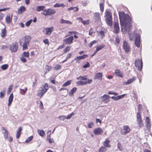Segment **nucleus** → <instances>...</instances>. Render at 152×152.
<instances>
[{
	"instance_id": "f257e3e1",
	"label": "nucleus",
	"mask_w": 152,
	"mask_h": 152,
	"mask_svg": "<svg viewBox=\"0 0 152 152\" xmlns=\"http://www.w3.org/2000/svg\"><path fill=\"white\" fill-rule=\"evenodd\" d=\"M119 16L121 26V30L124 34L128 33L129 34V39L133 41L134 37L136 38L135 34L134 32L130 33L131 26V20L129 15L125 14L124 12H120Z\"/></svg>"
},
{
	"instance_id": "f03ea898",
	"label": "nucleus",
	"mask_w": 152,
	"mask_h": 152,
	"mask_svg": "<svg viewBox=\"0 0 152 152\" xmlns=\"http://www.w3.org/2000/svg\"><path fill=\"white\" fill-rule=\"evenodd\" d=\"M77 79L80 80L77 82L76 84L77 85L83 86L88 83L90 84L92 81L91 80L87 79L86 76H80L77 77Z\"/></svg>"
},
{
	"instance_id": "7ed1b4c3",
	"label": "nucleus",
	"mask_w": 152,
	"mask_h": 152,
	"mask_svg": "<svg viewBox=\"0 0 152 152\" xmlns=\"http://www.w3.org/2000/svg\"><path fill=\"white\" fill-rule=\"evenodd\" d=\"M31 37L28 36H26L24 38L20 39L19 41L20 44L22 45L23 50H25L27 48V45L29 44Z\"/></svg>"
},
{
	"instance_id": "20e7f679",
	"label": "nucleus",
	"mask_w": 152,
	"mask_h": 152,
	"mask_svg": "<svg viewBox=\"0 0 152 152\" xmlns=\"http://www.w3.org/2000/svg\"><path fill=\"white\" fill-rule=\"evenodd\" d=\"M48 89V84L47 83L45 84L39 88L38 91L37 96L41 97L47 91Z\"/></svg>"
},
{
	"instance_id": "39448f33",
	"label": "nucleus",
	"mask_w": 152,
	"mask_h": 152,
	"mask_svg": "<svg viewBox=\"0 0 152 152\" xmlns=\"http://www.w3.org/2000/svg\"><path fill=\"white\" fill-rule=\"evenodd\" d=\"M105 20L107 24L110 26L112 25V14L109 12H106L105 15Z\"/></svg>"
},
{
	"instance_id": "423d86ee",
	"label": "nucleus",
	"mask_w": 152,
	"mask_h": 152,
	"mask_svg": "<svg viewBox=\"0 0 152 152\" xmlns=\"http://www.w3.org/2000/svg\"><path fill=\"white\" fill-rule=\"evenodd\" d=\"M56 12V11L55 10L49 8L45 10L43 12L41 13V14L46 16L54 14H55Z\"/></svg>"
},
{
	"instance_id": "0eeeda50",
	"label": "nucleus",
	"mask_w": 152,
	"mask_h": 152,
	"mask_svg": "<svg viewBox=\"0 0 152 152\" xmlns=\"http://www.w3.org/2000/svg\"><path fill=\"white\" fill-rule=\"evenodd\" d=\"M135 65L139 70L141 71L142 70V60L138 59H136L135 61Z\"/></svg>"
},
{
	"instance_id": "6e6552de",
	"label": "nucleus",
	"mask_w": 152,
	"mask_h": 152,
	"mask_svg": "<svg viewBox=\"0 0 152 152\" xmlns=\"http://www.w3.org/2000/svg\"><path fill=\"white\" fill-rule=\"evenodd\" d=\"M137 121L138 126L139 127L142 126L143 123L140 112H138L137 114Z\"/></svg>"
},
{
	"instance_id": "1a4fd4ad",
	"label": "nucleus",
	"mask_w": 152,
	"mask_h": 152,
	"mask_svg": "<svg viewBox=\"0 0 152 152\" xmlns=\"http://www.w3.org/2000/svg\"><path fill=\"white\" fill-rule=\"evenodd\" d=\"M123 47L126 53H129L130 50V48L129 45L126 40H124L123 42Z\"/></svg>"
},
{
	"instance_id": "9d476101",
	"label": "nucleus",
	"mask_w": 152,
	"mask_h": 152,
	"mask_svg": "<svg viewBox=\"0 0 152 152\" xmlns=\"http://www.w3.org/2000/svg\"><path fill=\"white\" fill-rule=\"evenodd\" d=\"M53 30V26L50 28H45L43 29V32L46 35H50Z\"/></svg>"
},
{
	"instance_id": "9b49d317",
	"label": "nucleus",
	"mask_w": 152,
	"mask_h": 152,
	"mask_svg": "<svg viewBox=\"0 0 152 152\" xmlns=\"http://www.w3.org/2000/svg\"><path fill=\"white\" fill-rule=\"evenodd\" d=\"M100 14L99 12H96L93 14V20L96 23L100 22L101 21L100 17Z\"/></svg>"
},
{
	"instance_id": "f8f14e48",
	"label": "nucleus",
	"mask_w": 152,
	"mask_h": 152,
	"mask_svg": "<svg viewBox=\"0 0 152 152\" xmlns=\"http://www.w3.org/2000/svg\"><path fill=\"white\" fill-rule=\"evenodd\" d=\"M131 129L128 126H123V129L121 132V134L123 135H125L129 133Z\"/></svg>"
},
{
	"instance_id": "ddd939ff",
	"label": "nucleus",
	"mask_w": 152,
	"mask_h": 152,
	"mask_svg": "<svg viewBox=\"0 0 152 152\" xmlns=\"http://www.w3.org/2000/svg\"><path fill=\"white\" fill-rule=\"evenodd\" d=\"M135 36L134 43L135 46L139 48L140 46V35L139 34H135Z\"/></svg>"
},
{
	"instance_id": "4468645a",
	"label": "nucleus",
	"mask_w": 152,
	"mask_h": 152,
	"mask_svg": "<svg viewBox=\"0 0 152 152\" xmlns=\"http://www.w3.org/2000/svg\"><path fill=\"white\" fill-rule=\"evenodd\" d=\"M114 26L113 32L115 34H117L119 32L120 30L119 23L118 21L114 22Z\"/></svg>"
},
{
	"instance_id": "2eb2a0df",
	"label": "nucleus",
	"mask_w": 152,
	"mask_h": 152,
	"mask_svg": "<svg viewBox=\"0 0 152 152\" xmlns=\"http://www.w3.org/2000/svg\"><path fill=\"white\" fill-rule=\"evenodd\" d=\"M18 49V45L16 42L13 43L10 45V49L12 52H16L17 50Z\"/></svg>"
},
{
	"instance_id": "dca6fc26",
	"label": "nucleus",
	"mask_w": 152,
	"mask_h": 152,
	"mask_svg": "<svg viewBox=\"0 0 152 152\" xmlns=\"http://www.w3.org/2000/svg\"><path fill=\"white\" fill-rule=\"evenodd\" d=\"M73 39V37L71 36L64 39L63 41L66 44L70 45L72 43Z\"/></svg>"
},
{
	"instance_id": "f3484780",
	"label": "nucleus",
	"mask_w": 152,
	"mask_h": 152,
	"mask_svg": "<svg viewBox=\"0 0 152 152\" xmlns=\"http://www.w3.org/2000/svg\"><path fill=\"white\" fill-rule=\"evenodd\" d=\"M1 130L2 131V133L4 135V137L5 139H7L8 135V132L7 130L4 128L2 127L1 128Z\"/></svg>"
},
{
	"instance_id": "a211bd4d",
	"label": "nucleus",
	"mask_w": 152,
	"mask_h": 152,
	"mask_svg": "<svg viewBox=\"0 0 152 152\" xmlns=\"http://www.w3.org/2000/svg\"><path fill=\"white\" fill-rule=\"evenodd\" d=\"M103 132V130L101 128H98L95 129L94 131V134L96 135H100Z\"/></svg>"
},
{
	"instance_id": "6ab92c4d",
	"label": "nucleus",
	"mask_w": 152,
	"mask_h": 152,
	"mask_svg": "<svg viewBox=\"0 0 152 152\" xmlns=\"http://www.w3.org/2000/svg\"><path fill=\"white\" fill-rule=\"evenodd\" d=\"M102 98V100L105 103H108L109 101V99L110 96L107 95H104L103 96L101 97Z\"/></svg>"
},
{
	"instance_id": "aec40b11",
	"label": "nucleus",
	"mask_w": 152,
	"mask_h": 152,
	"mask_svg": "<svg viewBox=\"0 0 152 152\" xmlns=\"http://www.w3.org/2000/svg\"><path fill=\"white\" fill-rule=\"evenodd\" d=\"M126 95V94H123L119 96L116 97L112 96L111 98L115 101H117L124 98V96Z\"/></svg>"
},
{
	"instance_id": "412c9836",
	"label": "nucleus",
	"mask_w": 152,
	"mask_h": 152,
	"mask_svg": "<svg viewBox=\"0 0 152 152\" xmlns=\"http://www.w3.org/2000/svg\"><path fill=\"white\" fill-rule=\"evenodd\" d=\"M60 23L61 24L65 23L67 24L68 25H72V22L68 20H64L63 19H60Z\"/></svg>"
},
{
	"instance_id": "4be33fe9",
	"label": "nucleus",
	"mask_w": 152,
	"mask_h": 152,
	"mask_svg": "<svg viewBox=\"0 0 152 152\" xmlns=\"http://www.w3.org/2000/svg\"><path fill=\"white\" fill-rule=\"evenodd\" d=\"M88 56L87 55H84L82 56L76 57L75 58L74 60H77L85 59Z\"/></svg>"
},
{
	"instance_id": "5701e85b",
	"label": "nucleus",
	"mask_w": 152,
	"mask_h": 152,
	"mask_svg": "<svg viewBox=\"0 0 152 152\" xmlns=\"http://www.w3.org/2000/svg\"><path fill=\"white\" fill-rule=\"evenodd\" d=\"M22 130V129L21 127H20L17 130L16 132V137L17 139H18L21 135V131Z\"/></svg>"
},
{
	"instance_id": "b1692460",
	"label": "nucleus",
	"mask_w": 152,
	"mask_h": 152,
	"mask_svg": "<svg viewBox=\"0 0 152 152\" xmlns=\"http://www.w3.org/2000/svg\"><path fill=\"white\" fill-rule=\"evenodd\" d=\"M110 141L108 140L107 139L103 143L104 146L106 147L110 148L111 147L110 145L109 144Z\"/></svg>"
},
{
	"instance_id": "393cba45",
	"label": "nucleus",
	"mask_w": 152,
	"mask_h": 152,
	"mask_svg": "<svg viewBox=\"0 0 152 152\" xmlns=\"http://www.w3.org/2000/svg\"><path fill=\"white\" fill-rule=\"evenodd\" d=\"M115 73V74L117 76H119L121 77H123V75L119 69H117L116 70Z\"/></svg>"
},
{
	"instance_id": "a878e982",
	"label": "nucleus",
	"mask_w": 152,
	"mask_h": 152,
	"mask_svg": "<svg viewBox=\"0 0 152 152\" xmlns=\"http://www.w3.org/2000/svg\"><path fill=\"white\" fill-rule=\"evenodd\" d=\"M13 94H10L9 98L8 103V106H9L11 104V103L13 100Z\"/></svg>"
},
{
	"instance_id": "bb28decb",
	"label": "nucleus",
	"mask_w": 152,
	"mask_h": 152,
	"mask_svg": "<svg viewBox=\"0 0 152 152\" xmlns=\"http://www.w3.org/2000/svg\"><path fill=\"white\" fill-rule=\"evenodd\" d=\"M37 132L42 137H43L45 134V133L43 130L38 129L37 130Z\"/></svg>"
},
{
	"instance_id": "cd10ccee",
	"label": "nucleus",
	"mask_w": 152,
	"mask_h": 152,
	"mask_svg": "<svg viewBox=\"0 0 152 152\" xmlns=\"http://www.w3.org/2000/svg\"><path fill=\"white\" fill-rule=\"evenodd\" d=\"M79 8L76 7H70L67 9V10L68 11H70L71 10H73L74 12H77Z\"/></svg>"
},
{
	"instance_id": "c85d7f7f",
	"label": "nucleus",
	"mask_w": 152,
	"mask_h": 152,
	"mask_svg": "<svg viewBox=\"0 0 152 152\" xmlns=\"http://www.w3.org/2000/svg\"><path fill=\"white\" fill-rule=\"evenodd\" d=\"M146 125L147 127L150 128L151 127L150 119L148 117H147L145 119Z\"/></svg>"
},
{
	"instance_id": "c756f323",
	"label": "nucleus",
	"mask_w": 152,
	"mask_h": 152,
	"mask_svg": "<svg viewBox=\"0 0 152 152\" xmlns=\"http://www.w3.org/2000/svg\"><path fill=\"white\" fill-rule=\"evenodd\" d=\"M66 6L64 5L63 4H60L59 3H56L53 6L54 7H64Z\"/></svg>"
},
{
	"instance_id": "7c9ffc66",
	"label": "nucleus",
	"mask_w": 152,
	"mask_h": 152,
	"mask_svg": "<svg viewBox=\"0 0 152 152\" xmlns=\"http://www.w3.org/2000/svg\"><path fill=\"white\" fill-rule=\"evenodd\" d=\"M135 80V79L134 78L130 79L127 80V81L124 82V84L125 85H128L132 83Z\"/></svg>"
},
{
	"instance_id": "2f4dec72",
	"label": "nucleus",
	"mask_w": 152,
	"mask_h": 152,
	"mask_svg": "<svg viewBox=\"0 0 152 152\" xmlns=\"http://www.w3.org/2000/svg\"><path fill=\"white\" fill-rule=\"evenodd\" d=\"M77 88L76 87H74L70 91L69 94L71 96H73V93H74L77 90Z\"/></svg>"
},
{
	"instance_id": "473e14b6",
	"label": "nucleus",
	"mask_w": 152,
	"mask_h": 152,
	"mask_svg": "<svg viewBox=\"0 0 152 152\" xmlns=\"http://www.w3.org/2000/svg\"><path fill=\"white\" fill-rule=\"evenodd\" d=\"M20 94L22 95H24L27 91V87H26L23 89L20 88Z\"/></svg>"
},
{
	"instance_id": "72a5a7b5",
	"label": "nucleus",
	"mask_w": 152,
	"mask_h": 152,
	"mask_svg": "<svg viewBox=\"0 0 152 152\" xmlns=\"http://www.w3.org/2000/svg\"><path fill=\"white\" fill-rule=\"evenodd\" d=\"M6 34V28H4L1 30V36L2 37H5Z\"/></svg>"
},
{
	"instance_id": "f704fd0d",
	"label": "nucleus",
	"mask_w": 152,
	"mask_h": 152,
	"mask_svg": "<svg viewBox=\"0 0 152 152\" xmlns=\"http://www.w3.org/2000/svg\"><path fill=\"white\" fill-rule=\"evenodd\" d=\"M26 8L24 6H21L20 8L18 10V12L19 14H21L22 12L25 11Z\"/></svg>"
},
{
	"instance_id": "c9c22d12",
	"label": "nucleus",
	"mask_w": 152,
	"mask_h": 152,
	"mask_svg": "<svg viewBox=\"0 0 152 152\" xmlns=\"http://www.w3.org/2000/svg\"><path fill=\"white\" fill-rule=\"evenodd\" d=\"M45 8V7L44 6H38L37 7L36 10L37 12H39L43 10Z\"/></svg>"
},
{
	"instance_id": "e433bc0d",
	"label": "nucleus",
	"mask_w": 152,
	"mask_h": 152,
	"mask_svg": "<svg viewBox=\"0 0 152 152\" xmlns=\"http://www.w3.org/2000/svg\"><path fill=\"white\" fill-rule=\"evenodd\" d=\"M6 89L5 88L3 89V91L1 92L0 93V97L2 98L4 97V95L5 94Z\"/></svg>"
},
{
	"instance_id": "4c0bfd02",
	"label": "nucleus",
	"mask_w": 152,
	"mask_h": 152,
	"mask_svg": "<svg viewBox=\"0 0 152 152\" xmlns=\"http://www.w3.org/2000/svg\"><path fill=\"white\" fill-rule=\"evenodd\" d=\"M11 20L12 19L11 18L10 15H7L6 19V21L7 23L8 24L10 23Z\"/></svg>"
},
{
	"instance_id": "58836bf2",
	"label": "nucleus",
	"mask_w": 152,
	"mask_h": 152,
	"mask_svg": "<svg viewBox=\"0 0 152 152\" xmlns=\"http://www.w3.org/2000/svg\"><path fill=\"white\" fill-rule=\"evenodd\" d=\"M51 134V133L49 135H47V140H49V142L50 143H52L54 142V141L53 139H50V135Z\"/></svg>"
},
{
	"instance_id": "ea45409f",
	"label": "nucleus",
	"mask_w": 152,
	"mask_h": 152,
	"mask_svg": "<svg viewBox=\"0 0 152 152\" xmlns=\"http://www.w3.org/2000/svg\"><path fill=\"white\" fill-rule=\"evenodd\" d=\"M105 147L102 146L99 148V152H104L106 151L107 149Z\"/></svg>"
},
{
	"instance_id": "a19ab883",
	"label": "nucleus",
	"mask_w": 152,
	"mask_h": 152,
	"mask_svg": "<svg viewBox=\"0 0 152 152\" xmlns=\"http://www.w3.org/2000/svg\"><path fill=\"white\" fill-rule=\"evenodd\" d=\"M95 77L96 78L102 79V74L101 73H97Z\"/></svg>"
},
{
	"instance_id": "79ce46f5",
	"label": "nucleus",
	"mask_w": 152,
	"mask_h": 152,
	"mask_svg": "<svg viewBox=\"0 0 152 152\" xmlns=\"http://www.w3.org/2000/svg\"><path fill=\"white\" fill-rule=\"evenodd\" d=\"M71 81L68 80L66 81L62 85V86L65 87L68 86L71 83Z\"/></svg>"
},
{
	"instance_id": "37998d69",
	"label": "nucleus",
	"mask_w": 152,
	"mask_h": 152,
	"mask_svg": "<svg viewBox=\"0 0 152 152\" xmlns=\"http://www.w3.org/2000/svg\"><path fill=\"white\" fill-rule=\"evenodd\" d=\"M104 47V45H100L99 46L97 47L96 50V52H97L101 50L102 48H103Z\"/></svg>"
},
{
	"instance_id": "c03bdc74",
	"label": "nucleus",
	"mask_w": 152,
	"mask_h": 152,
	"mask_svg": "<svg viewBox=\"0 0 152 152\" xmlns=\"http://www.w3.org/2000/svg\"><path fill=\"white\" fill-rule=\"evenodd\" d=\"M99 6L101 11L103 12L104 9V3L102 2L100 3Z\"/></svg>"
},
{
	"instance_id": "a18cd8bd",
	"label": "nucleus",
	"mask_w": 152,
	"mask_h": 152,
	"mask_svg": "<svg viewBox=\"0 0 152 152\" xmlns=\"http://www.w3.org/2000/svg\"><path fill=\"white\" fill-rule=\"evenodd\" d=\"M8 66L7 64H4L1 66V68L2 70H5L8 68Z\"/></svg>"
},
{
	"instance_id": "49530a36",
	"label": "nucleus",
	"mask_w": 152,
	"mask_h": 152,
	"mask_svg": "<svg viewBox=\"0 0 152 152\" xmlns=\"http://www.w3.org/2000/svg\"><path fill=\"white\" fill-rule=\"evenodd\" d=\"M33 137L32 136H31L29 137L28 138V139L26 140L25 142L26 143H28L33 138Z\"/></svg>"
},
{
	"instance_id": "de8ad7c7",
	"label": "nucleus",
	"mask_w": 152,
	"mask_h": 152,
	"mask_svg": "<svg viewBox=\"0 0 152 152\" xmlns=\"http://www.w3.org/2000/svg\"><path fill=\"white\" fill-rule=\"evenodd\" d=\"M104 32L103 31H100L99 33V34L101 36L102 38L104 37Z\"/></svg>"
},
{
	"instance_id": "09e8293b",
	"label": "nucleus",
	"mask_w": 152,
	"mask_h": 152,
	"mask_svg": "<svg viewBox=\"0 0 152 152\" xmlns=\"http://www.w3.org/2000/svg\"><path fill=\"white\" fill-rule=\"evenodd\" d=\"M52 67L50 66H47L45 67V72H48L51 69Z\"/></svg>"
},
{
	"instance_id": "8fccbe9b",
	"label": "nucleus",
	"mask_w": 152,
	"mask_h": 152,
	"mask_svg": "<svg viewBox=\"0 0 152 152\" xmlns=\"http://www.w3.org/2000/svg\"><path fill=\"white\" fill-rule=\"evenodd\" d=\"M70 46H68L64 50V53H66V52L69 51L70 50Z\"/></svg>"
},
{
	"instance_id": "3c124183",
	"label": "nucleus",
	"mask_w": 152,
	"mask_h": 152,
	"mask_svg": "<svg viewBox=\"0 0 152 152\" xmlns=\"http://www.w3.org/2000/svg\"><path fill=\"white\" fill-rule=\"evenodd\" d=\"M74 114H75L73 112L71 114H69L67 117L66 116V119H69L71 118V117Z\"/></svg>"
},
{
	"instance_id": "603ef678",
	"label": "nucleus",
	"mask_w": 152,
	"mask_h": 152,
	"mask_svg": "<svg viewBox=\"0 0 152 152\" xmlns=\"http://www.w3.org/2000/svg\"><path fill=\"white\" fill-rule=\"evenodd\" d=\"M20 59L23 62L25 63L26 62V59L23 56L20 57Z\"/></svg>"
},
{
	"instance_id": "864d4df0",
	"label": "nucleus",
	"mask_w": 152,
	"mask_h": 152,
	"mask_svg": "<svg viewBox=\"0 0 152 152\" xmlns=\"http://www.w3.org/2000/svg\"><path fill=\"white\" fill-rule=\"evenodd\" d=\"M61 68V66L59 64H57L56 66L54 67V69L56 70H58Z\"/></svg>"
},
{
	"instance_id": "5fc2aeb1",
	"label": "nucleus",
	"mask_w": 152,
	"mask_h": 152,
	"mask_svg": "<svg viewBox=\"0 0 152 152\" xmlns=\"http://www.w3.org/2000/svg\"><path fill=\"white\" fill-rule=\"evenodd\" d=\"M94 126V124L92 122L89 123L88 124V128H91L93 127Z\"/></svg>"
},
{
	"instance_id": "6e6d98bb",
	"label": "nucleus",
	"mask_w": 152,
	"mask_h": 152,
	"mask_svg": "<svg viewBox=\"0 0 152 152\" xmlns=\"http://www.w3.org/2000/svg\"><path fill=\"white\" fill-rule=\"evenodd\" d=\"M8 90L7 91V93L8 94H9L11 92L12 90V86H10L9 87V88H8Z\"/></svg>"
},
{
	"instance_id": "4d7b16f0",
	"label": "nucleus",
	"mask_w": 152,
	"mask_h": 152,
	"mask_svg": "<svg viewBox=\"0 0 152 152\" xmlns=\"http://www.w3.org/2000/svg\"><path fill=\"white\" fill-rule=\"evenodd\" d=\"M32 22V20H30L28 21L26 23V25L27 26H28L30 24H31V23Z\"/></svg>"
},
{
	"instance_id": "13d9d810",
	"label": "nucleus",
	"mask_w": 152,
	"mask_h": 152,
	"mask_svg": "<svg viewBox=\"0 0 152 152\" xmlns=\"http://www.w3.org/2000/svg\"><path fill=\"white\" fill-rule=\"evenodd\" d=\"M23 55L26 57H28L29 56V53L28 52H24L23 53Z\"/></svg>"
},
{
	"instance_id": "bf43d9fd",
	"label": "nucleus",
	"mask_w": 152,
	"mask_h": 152,
	"mask_svg": "<svg viewBox=\"0 0 152 152\" xmlns=\"http://www.w3.org/2000/svg\"><path fill=\"white\" fill-rule=\"evenodd\" d=\"M44 43L46 45H49V42L48 39H46L43 40Z\"/></svg>"
},
{
	"instance_id": "052dcab7",
	"label": "nucleus",
	"mask_w": 152,
	"mask_h": 152,
	"mask_svg": "<svg viewBox=\"0 0 152 152\" xmlns=\"http://www.w3.org/2000/svg\"><path fill=\"white\" fill-rule=\"evenodd\" d=\"M96 40H94L91 42L89 44V46L90 47H91L93 45L96 43Z\"/></svg>"
},
{
	"instance_id": "680f3d73",
	"label": "nucleus",
	"mask_w": 152,
	"mask_h": 152,
	"mask_svg": "<svg viewBox=\"0 0 152 152\" xmlns=\"http://www.w3.org/2000/svg\"><path fill=\"white\" fill-rule=\"evenodd\" d=\"M84 25H88L89 24V21L88 20L83 21L82 22Z\"/></svg>"
},
{
	"instance_id": "e2e57ef3",
	"label": "nucleus",
	"mask_w": 152,
	"mask_h": 152,
	"mask_svg": "<svg viewBox=\"0 0 152 152\" xmlns=\"http://www.w3.org/2000/svg\"><path fill=\"white\" fill-rule=\"evenodd\" d=\"M59 118L60 120L64 121L66 119V116L64 115H62L59 117Z\"/></svg>"
},
{
	"instance_id": "0e129e2a",
	"label": "nucleus",
	"mask_w": 152,
	"mask_h": 152,
	"mask_svg": "<svg viewBox=\"0 0 152 152\" xmlns=\"http://www.w3.org/2000/svg\"><path fill=\"white\" fill-rule=\"evenodd\" d=\"M90 66V64L89 62H87L86 64L83 66V67L84 68H87L89 67Z\"/></svg>"
},
{
	"instance_id": "69168bd1",
	"label": "nucleus",
	"mask_w": 152,
	"mask_h": 152,
	"mask_svg": "<svg viewBox=\"0 0 152 152\" xmlns=\"http://www.w3.org/2000/svg\"><path fill=\"white\" fill-rule=\"evenodd\" d=\"M4 14L0 12V20H2L3 19Z\"/></svg>"
},
{
	"instance_id": "338daca9",
	"label": "nucleus",
	"mask_w": 152,
	"mask_h": 152,
	"mask_svg": "<svg viewBox=\"0 0 152 152\" xmlns=\"http://www.w3.org/2000/svg\"><path fill=\"white\" fill-rule=\"evenodd\" d=\"M40 106H39L40 108L42 109L43 108V103H42V101H40Z\"/></svg>"
},
{
	"instance_id": "774afa93",
	"label": "nucleus",
	"mask_w": 152,
	"mask_h": 152,
	"mask_svg": "<svg viewBox=\"0 0 152 152\" xmlns=\"http://www.w3.org/2000/svg\"><path fill=\"white\" fill-rule=\"evenodd\" d=\"M116 41L117 43H119L120 42V39L118 37H116Z\"/></svg>"
}]
</instances>
